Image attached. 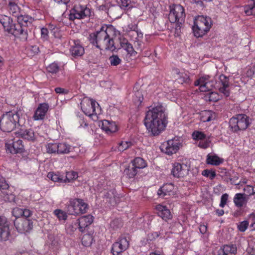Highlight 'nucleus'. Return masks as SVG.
Returning <instances> with one entry per match:
<instances>
[{
  "label": "nucleus",
  "mask_w": 255,
  "mask_h": 255,
  "mask_svg": "<svg viewBox=\"0 0 255 255\" xmlns=\"http://www.w3.org/2000/svg\"><path fill=\"white\" fill-rule=\"evenodd\" d=\"M168 123L165 109L160 104L149 110L144 118V125L153 136L159 135L164 130Z\"/></svg>",
  "instance_id": "obj_1"
},
{
  "label": "nucleus",
  "mask_w": 255,
  "mask_h": 255,
  "mask_svg": "<svg viewBox=\"0 0 255 255\" xmlns=\"http://www.w3.org/2000/svg\"><path fill=\"white\" fill-rule=\"evenodd\" d=\"M116 32V30L113 26L104 25L99 30L90 34L88 39L93 45L101 50H109L113 51L116 48L113 40Z\"/></svg>",
  "instance_id": "obj_2"
},
{
  "label": "nucleus",
  "mask_w": 255,
  "mask_h": 255,
  "mask_svg": "<svg viewBox=\"0 0 255 255\" xmlns=\"http://www.w3.org/2000/svg\"><path fill=\"white\" fill-rule=\"evenodd\" d=\"M0 22L4 30L8 33L18 37L22 41L27 40L28 32L26 30L22 28L20 25L13 23L11 17L5 15H0Z\"/></svg>",
  "instance_id": "obj_3"
},
{
  "label": "nucleus",
  "mask_w": 255,
  "mask_h": 255,
  "mask_svg": "<svg viewBox=\"0 0 255 255\" xmlns=\"http://www.w3.org/2000/svg\"><path fill=\"white\" fill-rule=\"evenodd\" d=\"M212 21L210 17L198 15L194 21L193 30L195 36L199 37L206 34L210 29Z\"/></svg>",
  "instance_id": "obj_4"
},
{
  "label": "nucleus",
  "mask_w": 255,
  "mask_h": 255,
  "mask_svg": "<svg viewBox=\"0 0 255 255\" xmlns=\"http://www.w3.org/2000/svg\"><path fill=\"white\" fill-rule=\"evenodd\" d=\"M19 115L17 112H9L4 114L0 120V128L4 132H10L18 124Z\"/></svg>",
  "instance_id": "obj_5"
},
{
  "label": "nucleus",
  "mask_w": 255,
  "mask_h": 255,
  "mask_svg": "<svg viewBox=\"0 0 255 255\" xmlns=\"http://www.w3.org/2000/svg\"><path fill=\"white\" fill-rule=\"evenodd\" d=\"M250 118L245 114H238L230 119L229 127L233 132L246 129L250 125Z\"/></svg>",
  "instance_id": "obj_6"
},
{
  "label": "nucleus",
  "mask_w": 255,
  "mask_h": 255,
  "mask_svg": "<svg viewBox=\"0 0 255 255\" xmlns=\"http://www.w3.org/2000/svg\"><path fill=\"white\" fill-rule=\"evenodd\" d=\"M91 9L85 5L80 4H75L70 10L68 19L71 21L75 19H81L89 17L91 15Z\"/></svg>",
  "instance_id": "obj_7"
},
{
  "label": "nucleus",
  "mask_w": 255,
  "mask_h": 255,
  "mask_svg": "<svg viewBox=\"0 0 255 255\" xmlns=\"http://www.w3.org/2000/svg\"><path fill=\"white\" fill-rule=\"evenodd\" d=\"M88 208V205L83 200L71 199L67 207V211L70 215H76L85 213Z\"/></svg>",
  "instance_id": "obj_8"
},
{
  "label": "nucleus",
  "mask_w": 255,
  "mask_h": 255,
  "mask_svg": "<svg viewBox=\"0 0 255 255\" xmlns=\"http://www.w3.org/2000/svg\"><path fill=\"white\" fill-rule=\"evenodd\" d=\"M185 18L184 9L180 4H174L171 8L168 16V19L170 22L175 23L177 21L182 23Z\"/></svg>",
  "instance_id": "obj_9"
},
{
  "label": "nucleus",
  "mask_w": 255,
  "mask_h": 255,
  "mask_svg": "<svg viewBox=\"0 0 255 255\" xmlns=\"http://www.w3.org/2000/svg\"><path fill=\"white\" fill-rule=\"evenodd\" d=\"M129 238L128 236L122 235L117 241L112 245L111 252L113 255H121L122 253L129 247Z\"/></svg>",
  "instance_id": "obj_10"
},
{
  "label": "nucleus",
  "mask_w": 255,
  "mask_h": 255,
  "mask_svg": "<svg viewBox=\"0 0 255 255\" xmlns=\"http://www.w3.org/2000/svg\"><path fill=\"white\" fill-rule=\"evenodd\" d=\"M81 109L85 114L89 117L93 115L100 114L97 112L99 105L97 102L94 100H87L81 103Z\"/></svg>",
  "instance_id": "obj_11"
},
{
  "label": "nucleus",
  "mask_w": 255,
  "mask_h": 255,
  "mask_svg": "<svg viewBox=\"0 0 255 255\" xmlns=\"http://www.w3.org/2000/svg\"><path fill=\"white\" fill-rule=\"evenodd\" d=\"M5 148L7 152L12 154L22 153L24 151L22 141L16 138L9 139L5 143Z\"/></svg>",
  "instance_id": "obj_12"
},
{
  "label": "nucleus",
  "mask_w": 255,
  "mask_h": 255,
  "mask_svg": "<svg viewBox=\"0 0 255 255\" xmlns=\"http://www.w3.org/2000/svg\"><path fill=\"white\" fill-rule=\"evenodd\" d=\"M14 225L17 232L21 234L28 233L33 228L32 220L26 218L16 219Z\"/></svg>",
  "instance_id": "obj_13"
},
{
  "label": "nucleus",
  "mask_w": 255,
  "mask_h": 255,
  "mask_svg": "<svg viewBox=\"0 0 255 255\" xmlns=\"http://www.w3.org/2000/svg\"><path fill=\"white\" fill-rule=\"evenodd\" d=\"M189 171L188 166L185 164L174 163L172 164L171 170L172 175L175 178H182L188 174Z\"/></svg>",
  "instance_id": "obj_14"
},
{
  "label": "nucleus",
  "mask_w": 255,
  "mask_h": 255,
  "mask_svg": "<svg viewBox=\"0 0 255 255\" xmlns=\"http://www.w3.org/2000/svg\"><path fill=\"white\" fill-rule=\"evenodd\" d=\"M10 235L9 224L5 217L0 216V238L1 241H6Z\"/></svg>",
  "instance_id": "obj_15"
},
{
  "label": "nucleus",
  "mask_w": 255,
  "mask_h": 255,
  "mask_svg": "<svg viewBox=\"0 0 255 255\" xmlns=\"http://www.w3.org/2000/svg\"><path fill=\"white\" fill-rule=\"evenodd\" d=\"M179 148V143L178 142L173 140H169L166 143L162 145L161 150L166 154L172 155L175 153Z\"/></svg>",
  "instance_id": "obj_16"
},
{
  "label": "nucleus",
  "mask_w": 255,
  "mask_h": 255,
  "mask_svg": "<svg viewBox=\"0 0 255 255\" xmlns=\"http://www.w3.org/2000/svg\"><path fill=\"white\" fill-rule=\"evenodd\" d=\"M219 84L220 87L219 88V92L222 93L225 97H228L230 95L229 87V77L225 75L221 74L220 75Z\"/></svg>",
  "instance_id": "obj_17"
},
{
  "label": "nucleus",
  "mask_w": 255,
  "mask_h": 255,
  "mask_svg": "<svg viewBox=\"0 0 255 255\" xmlns=\"http://www.w3.org/2000/svg\"><path fill=\"white\" fill-rule=\"evenodd\" d=\"M176 190L174 184L166 183L164 184L157 191L159 197L164 198L165 196H171L175 194Z\"/></svg>",
  "instance_id": "obj_18"
},
{
  "label": "nucleus",
  "mask_w": 255,
  "mask_h": 255,
  "mask_svg": "<svg viewBox=\"0 0 255 255\" xmlns=\"http://www.w3.org/2000/svg\"><path fill=\"white\" fill-rule=\"evenodd\" d=\"M49 109L48 104L44 103L40 104L36 109L33 116V119L34 121L42 120Z\"/></svg>",
  "instance_id": "obj_19"
},
{
  "label": "nucleus",
  "mask_w": 255,
  "mask_h": 255,
  "mask_svg": "<svg viewBox=\"0 0 255 255\" xmlns=\"http://www.w3.org/2000/svg\"><path fill=\"white\" fill-rule=\"evenodd\" d=\"M119 40L121 48L126 51L127 54L130 56H135L137 52L134 50L132 45L128 40L122 36H120Z\"/></svg>",
  "instance_id": "obj_20"
},
{
  "label": "nucleus",
  "mask_w": 255,
  "mask_h": 255,
  "mask_svg": "<svg viewBox=\"0 0 255 255\" xmlns=\"http://www.w3.org/2000/svg\"><path fill=\"white\" fill-rule=\"evenodd\" d=\"M78 223V229L80 232H84L86 228L90 225L93 222V216L88 215L80 217L77 220Z\"/></svg>",
  "instance_id": "obj_21"
},
{
  "label": "nucleus",
  "mask_w": 255,
  "mask_h": 255,
  "mask_svg": "<svg viewBox=\"0 0 255 255\" xmlns=\"http://www.w3.org/2000/svg\"><path fill=\"white\" fill-rule=\"evenodd\" d=\"M71 54L74 57L82 56L85 52L84 48L79 40H74L70 49Z\"/></svg>",
  "instance_id": "obj_22"
},
{
  "label": "nucleus",
  "mask_w": 255,
  "mask_h": 255,
  "mask_svg": "<svg viewBox=\"0 0 255 255\" xmlns=\"http://www.w3.org/2000/svg\"><path fill=\"white\" fill-rule=\"evenodd\" d=\"M17 137H22L28 140H34L35 139L34 132L31 129L20 128L14 132Z\"/></svg>",
  "instance_id": "obj_23"
},
{
  "label": "nucleus",
  "mask_w": 255,
  "mask_h": 255,
  "mask_svg": "<svg viewBox=\"0 0 255 255\" xmlns=\"http://www.w3.org/2000/svg\"><path fill=\"white\" fill-rule=\"evenodd\" d=\"M17 21L18 22L17 24L20 25L22 28L26 29L27 31V27L32 24L34 19L28 15L20 14L17 17Z\"/></svg>",
  "instance_id": "obj_24"
},
{
  "label": "nucleus",
  "mask_w": 255,
  "mask_h": 255,
  "mask_svg": "<svg viewBox=\"0 0 255 255\" xmlns=\"http://www.w3.org/2000/svg\"><path fill=\"white\" fill-rule=\"evenodd\" d=\"M237 252V248L235 245H226L218 251L217 255H235Z\"/></svg>",
  "instance_id": "obj_25"
},
{
  "label": "nucleus",
  "mask_w": 255,
  "mask_h": 255,
  "mask_svg": "<svg viewBox=\"0 0 255 255\" xmlns=\"http://www.w3.org/2000/svg\"><path fill=\"white\" fill-rule=\"evenodd\" d=\"M156 209L158 211V215L162 219L167 221L171 219V212L166 206L158 205L156 206Z\"/></svg>",
  "instance_id": "obj_26"
},
{
  "label": "nucleus",
  "mask_w": 255,
  "mask_h": 255,
  "mask_svg": "<svg viewBox=\"0 0 255 255\" xmlns=\"http://www.w3.org/2000/svg\"><path fill=\"white\" fill-rule=\"evenodd\" d=\"M247 195L245 193H237L235 194L233 201L235 206L238 208H241L246 206L248 202Z\"/></svg>",
  "instance_id": "obj_27"
},
{
  "label": "nucleus",
  "mask_w": 255,
  "mask_h": 255,
  "mask_svg": "<svg viewBox=\"0 0 255 255\" xmlns=\"http://www.w3.org/2000/svg\"><path fill=\"white\" fill-rule=\"evenodd\" d=\"M101 128L107 133L116 132L118 129L115 123L110 122L108 120H104L102 122Z\"/></svg>",
  "instance_id": "obj_28"
},
{
  "label": "nucleus",
  "mask_w": 255,
  "mask_h": 255,
  "mask_svg": "<svg viewBox=\"0 0 255 255\" xmlns=\"http://www.w3.org/2000/svg\"><path fill=\"white\" fill-rule=\"evenodd\" d=\"M216 118V114L212 111L205 110L200 113V120L203 122H208L215 120Z\"/></svg>",
  "instance_id": "obj_29"
},
{
  "label": "nucleus",
  "mask_w": 255,
  "mask_h": 255,
  "mask_svg": "<svg viewBox=\"0 0 255 255\" xmlns=\"http://www.w3.org/2000/svg\"><path fill=\"white\" fill-rule=\"evenodd\" d=\"M224 162V159L216 155L208 154L206 159V163L215 166H218Z\"/></svg>",
  "instance_id": "obj_30"
},
{
  "label": "nucleus",
  "mask_w": 255,
  "mask_h": 255,
  "mask_svg": "<svg viewBox=\"0 0 255 255\" xmlns=\"http://www.w3.org/2000/svg\"><path fill=\"white\" fill-rule=\"evenodd\" d=\"M243 11L247 15H255V2L250 0L249 3L243 7Z\"/></svg>",
  "instance_id": "obj_31"
},
{
  "label": "nucleus",
  "mask_w": 255,
  "mask_h": 255,
  "mask_svg": "<svg viewBox=\"0 0 255 255\" xmlns=\"http://www.w3.org/2000/svg\"><path fill=\"white\" fill-rule=\"evenodd\" d=\"M8 9L9 12L14 17H17L20 13V8L15 3L16 0H8Z\"/></svg>",
  "instance_id": "obj_32"
},
{
  "label": "nucleus",
  "mask_w": 255,
  "mask_h": 255,
  "mask_svg": "<svg viewBox=\"0 0 255 255\" xmlns=\"http://www.w3.org/2000/svg\"><path fill=\"white\" fill-rule=\"evenodd\" d=\"M71 149V146L65 142H57V154H68Z\"/></svg>",
  "instance_id": "obj_33"
},
{
  "label": "nucleus",
  "mask_w": 255,
  "mask_h": 255,
  "mask_svg": "<svg viewBox=\"0 0 255 255\" xmlns=\"http://www.w3.org/2000/svg\"><path fill=\"white\" fill-rule=\"evenodd\" d=\"M132 166L137 170L145 167L146 166V163L142 158L136 157L132 161Z\"/></svg>",
  "instance_id": "obj_34"
},
{
  "label": "nucleus",
  "mask_w": 255,
  "mask_h": 255,
  "mask_svg": "<svg viewBox=\"0 0 255 255\" xmlns=\"http://www.w3.org/2000/svg\"><path fill=\"white\" fill-rule=\"evenodd\" d=\"M143 100V95L141 91L137 89V88H134V96L133 101L135 104L139 105Z\"/></svg>",
  "instance_id": "obj_35"
},
{
  "label": "nucleus",
  "mask_w": 255,
  "mask_h": 255,
  "mask_svg": "<svg viewBox=\"0 0 255 255\" xmlns=\"http://www.w3.org/2000/svg\"><path fill=\"white\" fill-rule=\"evenodd\" d=\"M15 196L12 194H9L6 190L1 191L0 193V200L4 202H12L14 201Z\"/></svg>",
  "instance_id": "obj_36"
},
{
  "label": "nucleus",
  "mask_w": 255,
  "mask_h": 255,
  "mask_svg": "<svg viewBox=\"0 0 255 255\" xmlns=\"http://www.w3.org/2000/svg\"><path fill=\"white\" fill-rule=\"evenodd\" d=\"M78 173L75 171H70L66 172V176L64 177L63 182H70L78 178Z\"/></svg>",
  "instance_id": "obj_37"
},
{
  "label": "nucleus",
  "mask_w": 255,
  "mask_h": 255,
  "mask_svg": "<svg viewBox=\"0 0 255 255\" xmlns=\"http://www.w3.org/2000/svg\"><path fill=\"white\" fill-rule=\"evenodd\" d=\"M46 151L49 154H57V142L48 143L45 145Z\"/></svg>",
  "instance_id": "obj_38"
},
{
  "label": "nucleus",
  "mask_w": 255,
  "mask_h": 255,
  "mask_svg": "<svg viewBox=\"0 0 255 255\" xmlns=\"http://www.w3.org/2000/svg\"><path fill=\"white\" fill-rule=\"evenodd\" d=\"M93 241V238L91 234H87L84 235L82 238V244L85 247L90 246Z\"/></svg>",
  "instance_id": "obj_39"
},
{
  "label": "nucleus",
  "mask_w": 255,
  "mask_h": 255,
  "mask_svg": "<svg viewBox=\"0 0 255 255\" xmlns=\"http://www.w3.org/2000/svg\"><path fill=\"white\" fill-rule=\"evenodd\" d=\"M200 78H203L202 83L203 86H200L199 88L200 90L202 92L209 91L211 90L210 88L208 87V85L209 84L208 81L209 80L210 76L209 75H205L201 77Z\"/></svg>",
  "instance_id": "obj_40"
},
{
  "label": "nucleus",
  "mask_w": 255,
  "mask_h": 255,
  "mask_svg": "<svg viewBox=\"0 0 255 255\" xmlns=\"http://www.w3.org/2000/svg\"><path fill=\"white\" fill-rule=\"evenodd\" d=\"M177 75L178 76V79L180 80V82L183 83H188L190 79L188 74L184 71H177L176 72Z\"/></svg>",
  "instance_id": "obj_41"
},
{
  "label": "nucleus",
  "mask_w": 255,
  "mask_h": 255,
  "mask_svg": "<svg viewBox=\"0 0 255 255\" xmlns=\"http://www.w3.org/2000/svg\"><path fill=\"white\" fill-rule=\"evenodd\" d=\"M109 59L111 65L113 66H117L118 65H119L122 62V60L117 55H112L109 57Z\"/></svg>",
  "instance_id": "obj_42"
},
{
  "label": "nucleus",
  "mask_w": 255,
  "mask_h": 255,
  "mask_svg": "<svg viewBox=\"0 0 255 255\" xmlns=\"http://www.w3.org/2000/svg\"><path fill=\"white\" fill-rule=\"evenodd\" d=\"M48 177L54 182H63L64 176L57 174L49 172L48 174Z\"/></svg>",
  "instance_id": "obj_43"
},
{
  "label": "nucleus",
  "mask_w": 255,
  "mask_h": 255,
  "mask_svg": "<svg viewBox=\"0 0 255 255\" xmlns=\"http://www.w3.org/2000/svg\"><path fill=\"white\" fill-rule=\"evenodd\" d=\"M132 142L131 141H122L119 144V146L118 147V150L120 151H123L132 145Z\"/></svg>",
  "instance_id": "obj_44"
},
{
  "label": "nucleus",
  "mask_w": 255,
  "mask_h": 255,
  "mask_svg": "<svg viewBox=\"0 0 255 255\" xmlns=\"http://www.w3.org/2000/svg\"><path fill=\"white\" fill-rule=\"evenodd\" d=\"M124 172L129 178H131L134 177L136 175L137 170L132 166L131 167H129L126 168Z\"/></svg>",
  "instance_id": "obj_45"
},
{
  "label": "nucleus",
  "mask_w": 255,
  "mask_h": 255,
  "mask_svg": "<svg viewBox=\"0 0 255 255\" xmlns=\"http://www.w3.org/2000/svg\"><path fill=\"white\" fill-rule=\"evenodd\" d=\"M47 71L51 73H56L59 70V67L56 63L49 64L46 68Z\"/></svg>",
  "instance_id": "obj_46"
},
{
  "label": "nucleus",
  "mask_w": 255,
  "mask_h": 255,
  "mask_svg": "<svg viewBox=\"0 0 255 255\" xmlns=\"http://www.w3.org/2000/svg\"><path fill=\"white\" fill-rule=\"evenodd\" d=\"M54 213L59 220H65L67 219L66 213L61 210L56 209L54 211Z\"/></svg>",
  "instance_id": "obj_47"
},
{
  "label": "nucleus",
  "mask_w": 255,
  "mask_h": 255,
  "mask_svg": "<svg viewBox=\"0 0 255 255\" xmlns=\"http://www.w3.org/2000/svg\"><path fill=\"white\" fill-rule=\"evenodd\" d=\"M193 138L196 140H202L206 138V135L203 132L199 131H195L192 134Z\"/></svg>",
  "instance_id": "obj_48"
},
{
  "label": "nucleus",
  "mask_w": 255,
  "mask_h": 255,
  "mask_svg": "<svg viewBox=\"0 0 255 255\" xmlns=\"http://www.w3.org/2000/svg\"><path fill=\"white\" fill-rule=\"evenodd\" d=\"M202 175L206 177H209L210 179L213 180L215 178L216 174L215 171L208 169L204 170L202 173Z\"/></svg>",
  "instance_id": "obj_49"
},
{
  "label": "nucleus",
  "mask_w": 255,
  "mask_h": 255,
  "mask_svg": "<svg viewBox=\"0 0 255 255\" xmlns=\"http://www.w3.org/2000/svg\"><path fill=\"white\" fill-rule=\"evenodd\" d=\"M117 2L120 6L123 9H126L128 7L130 3V0H117Z\"/></svg>",
  "instance_id": "obj_50"
},
{
  "label": "nucleus",
  "mask_w": 255,
  "mask_h": 255,
  "mask_svg": "<svg viewBox=\"0 0 255 255\" xmlns=\"http://www.w3.org/2000/svg\"><path fill=\"white\" fill-rule=\"evenodd\" d=\"M23 209L18 207H15L13 209L12 214L16 219H20L19 217L22 216Z\"/></svg>",
  "instance_id": "obj_51"
},
{
  "label": "nucleus",
  "mask_w": 255,
  "mask_h": 255,
  "mask_svg": "<svg viewBox=\"0 0 255 255\" xmlns=\"http://www.w3.org/2000/svg\"><path fill=\"white\" fill-rule=\"evenodd\" d=\"M110 226L114 230L120 228L122 226L121 220L118 219L113 220L110 223Z\"/></svg>",
  "instance_id": "obj_52"
},
{
  "label": "nucleus",
  "mask_w": 255,
  "mask_h": 255,
  "mask_svg": "<svg viewBox=\"0 0 255 255\" xmlns=\"http://www.w3.org/2000/svg\"><path fill=\"white\" fill-rule=\"evenodd\" d=\"M77 228H78V222L76 221L68 226L67 228V231L69 234H72L74 232Z\"/></svg>",
  "instance_id": "obj_53"
},
{
  "label": "nucleus",
  "mask_w": 255,
  "mask_h": 255,
  "mask_svg": "<svg viewBox=\"0 0 255 255\" xmlns=\"http://www.w3.org/2000/svg\"><path fill=\"white\" fill-rule=\"evenodd\" d=\"M8 185L2 177L0 178V191L7 190L8 188Z\"/></svg>",
  "instance_id": "obj_54"
},
{
  "label": "nucleus",
  "mask_w": 255,
  "mask_h": 255,
  "mask_svg": "<svg viewBox=\"0 0 255 255\" xmlns=\"http://www.w3.org/2000/svg\"><path fill=\"white\" fill-rule=\"evenodd\" d=\"M245 192L248 194L249 196H252L255 194L254 188L252 186L247 185L244 188Z\"/></svg>",
  "instance_id": "obj_55"
},
{
  "label": "nucleus",
  "mask_w": 255,
  "mask_h": 255,
  "mask_svg": "<svg viewBox=\"0 0 255 255\" xmlns=\"http://www.w3.org/2000/svg\"><path fill=\"white\" fill-rule=\"evenodd\" d=\"M229 195L227 193H225L223 194L221 198V202L220 204V206L222 208H223L225 207L226 204H227V202L228 199Z\"/></svg>",
  "instance_id": "obj_56"
},
{
  "label": "nucleus",
  "mask_w": 255,
  "mask_h": 255,
  "mask_svg": "<svg viewBox=\"0 0 255 255\" xmlns=\"http://www.w3.org/2000/svg\"><path fill=\"white\" fill-rule=\"evenodd\" d=\"M249 225V223L247 221H243L240 223L238 225V228L239 231L241 232H245L247 229Z\"/></svg>",
  "instance_id": "obj_57"
},
{
  "label": "nucleus",
  "mask_w": 255,
  "mask_h": 255,
  "mask_svg": "<svg viewBox=\"0 0 255 255\" xmlns=\"http://www.w3.org/2000/svg\"><path fill=\"white\" fill-rule=\"evenodd\" d=\"M104 198L106 199H111L114 198V190L105 191L104 193Z\"/></svg>",
  "instance_id": "obj_58"
},
{
  "label": "nucleus",
  "mask_w": 255,
  "mask_h": 255,
  "mask_svg": "<svg viewBox=\"0 0 255 255\" xmlns=\"http://www.w3.org/2000/svg\"><path fill=\"white\" fill-rule=\"evenodd\" d=\"M219 100V96L218 93L216 92H211L209 95V100L216 102Z\"/></svg>",
  "instance_id": "obj_59"
},
{
  "label": "nucleus",
  "mask_w": 255,
  "mask_h": 255,
  "mask_svg": "<svg viewBox=\"0 0 255 255\" xmlns=\"http://www.w3.org/2000/svg\"><path fill=\"white\" fill-rule=\"evenodd\" d=\"M41 36L44 40H47L48 38V30L46 28L41 29Z\"/></svg>",
  "instance_id": "obj_60"
},
{
  "label": "nucleus",
  "mask_w": 255,
  "mask_h": 255,
  "mask_svg": "<svg viewBox=\"0 0 255 255\" xmlns=\"http://www.w3.org/2000/svg\"><path fill=\"white\" fill-rule=\"evenodd\" d=\"M210 142L208 140H201L198 143V146L200 148L206 149L209 147Z\"/></svg>",
  "instance_id": "obj_61"
},
{
  "label": "nucleus",
  "mask_w": 255,
  "mask_h": 255,
  "mask_svg": "<svg viewBox=\"0 0 255 255\" xmlns=\"http://www.w3.org/2000/svg\"><path fill=\"white\" fill-rule=\"evenodd\" d=\"M22 212V216L25 217L26 219L30 217L32 214V212L28 209H23Z\"/></svg>",
  "instance_id": "obj_62"
},
{
  "label": "nucleus",
  "mask_w": 255,
  "mask_h": 255,
  "mask_svg": "<svg viewBox=\"0 0 255 255\" xmlns=\"http://www.w3.org/2000/svg\"><path fill=\"white\" fill-rule=\"evenodd\" d=\"M175 23H176V27H175V34L176 36H179L180 32V29L181 27V25L182 24V23H180V22H179V21H177Z\"/></svg>",
  "instance_id": "obj_63"
},
{
  "label": "nucleus",
  "mask_w": 255,
  "mask_h": 255,
  "mask_svg": "<svg viewBox=\"0 0 255 255\" xmlns=\"http://www.w3.org/2000/svg\"><path fill=\"white\" fill-rule=\"evenodd\" d=\"M160 234V233L158 232H153L148 235V238L150 240H154L157 238L159 236Z\"/></svg>",
  "instance_id": "obj_64"
}]
</instances>
